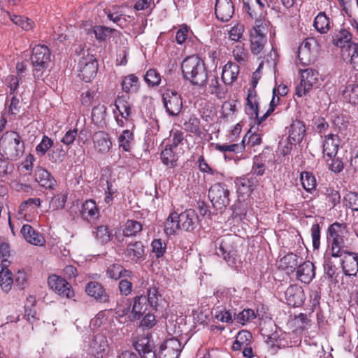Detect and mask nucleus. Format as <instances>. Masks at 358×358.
I'll return each instance as SVG.
<instances>
[{
  "label": "nucleus",
  "instance_id": "f257e3e1",
  "mask_svg": "<svg viewBox=\"0 0 358 358\" xmlns=\"http://www.w3.org/2000/svg\"><path fill=\"white\" fill-rule=\"evenodd\" d=\"M183 78L192 85L199 87H206L207 80L211 77L202 59L192 55L183 59L181 64Z\"/></svg>",
  "mask_w": 358,
  "mask_h": 358
},
{
  "label": "nucleus",
  "instance_id": "f03ea898",
  "mask_svg": "<svg viewBox=\"0 0 358 358\" xmlns=\"http://www.w3.org/2000/svg\"><path fill=\"white\" fill-rule=\"evenodd\" d=\"M24 152V143L20 135L14 131L5 132L0 138V155L9 161H16Z\"/></svg>",
  "mask_w": 358,
  "mask_h": 358
},
{
  "label": "nucleus",
  "instance_id": "7ed1b4c3",
  "mask_svg": "<svg viewBox=\"0 0 358 358\" xmlns=\"http://www.w3.org/2000/svg\"><path fill=\"white\" fill-rule=\"evenodd\" d=\"M215 253L231 267L236 266L239 262L236 237L233 235H226L218 238L215 242Z\"/></svg>",
  "mask_w": 358,
  "mask_h": 358
},
{
  "label": "nucleus",
  "instance_id": "20e7f679",
  "mask_svg": "<svg viewBox=\"0 0 358 358\" xmlns=\"http://www.w3.org/2000/svg\"><path fill=\"white\" fill-rule=\"evenodd\" d=\"M345 229V224L337 222L331 224L328 228L327 236L330 243L331 255L334 257H341L343 252L348 250L344 240Z\"/></svg>",
  "mask_w": 358,
  "mask_h": 358
},
{
  "label": "nucleus",
  "instance_id": "39448f33",
  "mask_svg": "<svg viewBox=\"0 0 358 358\" xmlns=\"http://www.w3.org/2000/svg\"><path fill=\"white\" fill-rule=\"evenodd\" d=\"M230 192L222 182L213 185L208 190V198L216 210H223L229 204Z\"/></svg>",
  "mask_w": 358,
  "mask_h": 358
},
{
  "label": "nucleus",
  "instance_id": "423d86ee",
  "mask_svg": "<svg viewBox=\"0 0 358 358\" xmlns=\"http://www.w3.org/2000/svg\"><path fill=\"white\" fill-rule=\"evenodd\" d=\"M51 52L49 48L44 45H37L32 50L31 62L34 67V71L39 74L35 76H40L42 71L47 69L50 62Z\"/></svg>",
  "mask_w": 358,
  "mask_h": 358
},
{
  "label": "nucleus",
  "instance_id": "0eeeda50",
  "mask_svg": "<svg viewBox=\"0 0 358 358\" xmlns=\"http://www.w3.org/2000/svg\"><path fill=\"white\" fill-rule=\"evenodd\" d=\"M98 63L92 55L83 56L78 62V76L86 83L91 82L96 75Z\"/></svg>",
  "mask_w": 358,
  "mask_h": 358
},
{
  "label": "nucleus",
  "instance_id": "6e6552de",
  "mask_svg": "<svg viewBox=\"0 0 358 358\" xmlns=\"http://www.w3.org/2000/svg\"><path fill=\"white\" fill-rule=\"evenodd\" d=\"M48 284L51 289L62 297L71 299L74 296V291L71 285L59 275H50L48 279Z\"/></svg>",
  "mask_w": 358,
  "mask_h": 358
},
{
  "label": "nucleus",
  "instance_id": "1a4fd4ad",
  "mask_svg": "<svg viewBox=\"0 0 358 358\" xmlns=\"http://www.w3.org/2000/svg\"><path fill=\"white\" fill-rule=\"evenodd\" d=\"M183 346L176 337L166 339L159 346V358H178Z\"/></svg>",
  "mask_w": 358,
  "mask_h": 358
},
{
  "label": "nucleus",
  "instance_id": "9d476101",
  "mask_svg": "<svg viewBox=\"0 0 358 358\" xmlns=\"http://www.w3.org/2000/svg\"><path fill=\"white\" fill-rule=\"evenodd\" d=\"M163 103L166 111L171 116L178 115L182 107V98L175 91L167 90L163 95Z\"/></svg>",
  "mask_w": 358,
  "mask_h": 358
},
{
  "label": "nucleus",
  "instance_id": "9b49d317",
  "mask_svg": "<svg viewBox=\"0 0 358 358\" xmlns=\"http://www.w3.org/2000/svg\"><path fill=\"white\" fill-rule=\"evenodd\" d=\"M123 255L127 262L135 264L143 262L145 256V247L140 241L129 243L124 250Z\"/></svg>",
  "mask_w": 358,
  "mask_h": 358
},
{
  "label": "nucleus",
  "instance_id": "f8f14e48",
  "mask_svg": "<svg viewBox=\"0 0 358 358\" xmlns=\"http://www.w3.org/2000/svg\"><path fill=\"white\" fill-rule=\"evenodd\" d=\"M331 41L334 45L341 48L343 59L348 55V49L351 45H357L351 42V34L345 29L335 32L331 37Z\"/></svg>",
  "mask_w": 358,
  "mask_h": 358
},
{
  "label": "nucleus",
  "instance_id": "ddd939ff",
  "mask_svg": "<svg viewBox=\"0 0 358 358\" xmlns=\"http://www.w3.org/2000/svg\"><path fill=\"white\" fill-rule=\"evenodd\" d=\"M342 257L341 266L345 275L356 276L358 272V254L347 250Z\"/></svg>",
  "mask_w": 358,
  "mask_h": 358
},
{
  "label": "nucleus",
  "instance_id": "4468645a",
  "mask_svg": "<svg viewBox=\"0 0 358 358\" xmlns=\"http://www.w3.org/2000/svg\"><path fill=\"white\" fill-rule=\"evenodd\" d=\"M215 13L217 20L229 21L234 14V5L231 0H216Z\"/></svg>",
  "mask_w": 358,
  "mask_h": 358
},
{
  "label": "nucleus",
  "instance_id": "2eb2a0df",
  "mask_svg": "<svg viewBox=\"0 0 358 358\" xmlns=\"http://www.w3.org/2000/svg\"><path fill=\"white\" fill-rule=\"evenodd\" d=\"M178 224H180L182 230L192 231L198 225L199 217L193 209H187L178 214Z\"/></svg>",
  "mask_w": 358,
  "mask_h": 358
},
{
  "label": "nucleus",
  "instance_id": "dca6fc26",
  "mask_svg": "<svg viewBox=\"0 0 358 358\" xmlns=\"http://www.w3.org/2000/svg\"><path fill=\"white\" fill-rule=\"evenodd\" d=\"M133 345L141 358H157L155 346L148 337L139 338Z\"/></svg>",
  "mask_w": 358,
  "mask_h": 358
},
{
  "label": "nucleus",
  "instance_id": "f3484780",
  "mask_svg": "<svg viewBox=\"0 0 358 358\" xmlns=\"http://www.w3.org/2000/svg\"><path fill=\"white\" fill-rule=\"evenodd\" d=\"M286 302L289 306L299 307L303 305L305 294L303 288L296 285H292L285 292Z\"/></svg>",
  "mask_w": 358,
  "mask_h": 358
},
{
  "label": "nucleus",
  "instance_id": "a211bd4d",
  "mask_svg": "<svg viewBox=\"0 0 358 358\" xmlns=\"http://www.w3.org/2000/svg\"><path fill=\"white\" fill-rule=\"evenodd\" d=\"M258 182L255 177L250 175L237 178L235 180L237 192L242 196H249L257 185Z\"/></svg>",
  "mask_w": 358,
  "mask_h": 358
},
{
  "label": "nucleus",
  "instance_id": "6ab92c4d",
  "mask_svg": "<svg viewBox=\"0 0 358 358\" xmlns=\"http://www.w3.org/2000/svg\"><path fill=\"white\" fill-rule=\"evenodd\" d=\"M86 293L100 303H108L110 301L108 294L101 283L90 281L85 286Z\"/></svg>",
  "mask_w": 358,
  "mask_h": 358
},
{
  "label": "nucleus",
  "instance_id": "aec40b11",
  "mask_svg": "<svg viewBox=\"0 0 358 358\" xmlns=\"http://www.w3.org/2000/svg\"><path fill=\"white\" fill-rule=\"evenodd\" d=\"M287 129L289 140L297 143H301L306 134V125L303 121L299 120L292 121Z\"/></svg>",
  "mask_w": 358,
  "mask_h": 358
},
{
  "label": "nucleus",
  "instance_id": "412c9836",
  "mask_svg": "<svg viewBox=\"0 0 358 358\" xmlns=\"http://www.w3.org/2000/svg\"><path fill=\"white\" fill-rule=\"evenodd\" d=\"M94 145L98 152L106 154L112 147V141L107 132L99 131L95 132L92 137Z\"/></svg>",
  "mask_w": 358,
  "mask_h": 358
},
{
  "label": "nucleus",
  "instance_id": "4be33fe9",
  "mask_svg": "<svg viewBox=\"0 0 358 358\" xmlns=\"http://www.w3.org/2000/svg\"><path fill=\"white\" fill-rule=\"evenodd\" d=\"M35 180L45 189H54L57 186V182L54 177L45 169L37 166L35 169Z\"/></svg>",
  "mask_w": 358,
  "mask_h": 358
},
{
  "label": "nucleus",
  "instance_id": "5701e85b",
  "mask_svg": "<svg viewBox=\"0 0 358 358\" xmlns=\"http://www.w3.org/2000/svg\"><path fill=\"white\" fill-rule=\"evenodd\" d=\"M315 267L310 261L304 262L297 267L296 277L299 280L304 283H309L315 278Z\"/></svg>",
  "mask_w": 358,
  "mask_h": 358
},
{
  "label": "nucleus",
  "instance_id": "b1692460",
  "mask_svg": "<svg viewBox=\"0 0 358 358\" xmlns=\"http://www.w3.org/2000/svg\"><path fill=\"white\" fill-rule=\"evenodd\" d=\"M339 146L338 136L333 134L325 136L323 143V154L327 156L329 159L336 157Z\"/></svg>",
  "mask_w": 358,
  "mask_h": 358
},
{
  "label": "nucleus",
  "instance_id": "393cba45",
  "mask_svg": "<svg viewBox=\"0 0 358 358\" xmlns=\"http://www.w3.org/2000/svg\"><path fill=\"white\" fill-rule=\"evenodd\" d=\"M24 238L29 243L34 245H42L45 242L43 236L37 233L29 224H24L20 230Z\"/></svg>",
  "mask_w": 358,
  "mask_h": 358
},
{
  "label": "nucleus",
  "instance_id": "a878e982",
  "mask_svg": "<svg viewBox=\"0 0 358 358\" xmlns=\"http://www.w3.org/2000/svg\"><path fill=\"white\" fill-rule=\"evenodd\" d=\"M149 304L147 302V298L145 295L136 296L133 299L132 314L134 318L139 320L145 312L148 311Z\"/></svg>",
  "mask_w": 358,
  "mask_h": 358
},
{
  "label": "nucleus",
  "instance_id": "bb28decb",
  "mask_svg": "<svg viewBox=\"0 0 358 358\" xmlns=\"http://www.w3.org/2000/svg\"><path fill=\"white\" fill-rule=\"evenodd\" d=\"M239 66L234 62H228L223 68L222 80L227 84L230 85L237 78L239 73Z\"/></svg>",
  "mask_w": 358,
  "mask_h": 358
},
{
  "label": "nucleus",
  "instance_id": "cd10ccee",
  "mask_svg": "<svg viewBox=\"0 0 358 358\" xmlns=\"http://www.w3.org/2000/svg\"><path fill=\"white\" fill-rule=\"evenodd\" d=\"M323 268L324 275L327 280L331 283H338V280L337 278L339 275V272L338 271V268L334 264L331 257H324Z\"/></svg>",
  "mask_w": 358,
  "mask_h": 358
},
{
  "label": "nucleus",
  "instance_id": "c85d7f7f",
  "mask_svg": "<svg viewBox=\"0 0 358 358\" xmlns=\"http://www.w3.org/2000/svg\"><path fill=\"white\" fill-rule=\"evenodd\" d=\"M129 96H118L115 102V108L119 111L122 118L127 120L131 113V104L129 102Z\"/></svg>",
  "mask_w": 358,
  "mask_h": 358
},
{
  "label": "nucleus",
  "instance_id": "c756f323",
  "mask_svg": "<svg viewBox=\"0 0 358 358\" xmlns=\"http://www.w3.org/2000/svg\"><path fill=\"white\" fill-rule=\"evenodd\" d=\"M313 26L320 34H327L331 29L330 19L324 12H320L315 17Z\"/></svg>",
  "mask_w": 358,
  "mask_h": 358
},
{
  "label": "nucleus",
  "instance_id": "7c9ffc66",
  "mask_svg": "<svg viewBox=\"0 0 358 358\" xmlns=\"http://www.w3.org/2000/svg\"><path fill=\"white\" fill-rule=\"evenodd\" d=\"M106 107L100 105L94 107L92 110V121L96 125L103 127L106 124Z\"/></svg>",
  "mask_w": 358,
  "mask_h": 358
},
{
  "label": "nucleus",
  "instance_id": "2f4dec72",
  "mask_svg": "<svg viewBox=\"0 0 358 358\" xmlns=\"http://www.w3.org/2000/svg\"><path fill=\"white\" fill-rule=\"evenodd\" d=\"M99 215V210L96 203L92 200H87L82 206L81 216L84 219H95Z\"/></svg>",
  "mask_w": 358,
  "mask_h": 358
},
{
  "label": "nucleus",
  "instance_id": "473e14b6",
  "mask_svg": "<svg viewBox=\"0 0 358 358\" xmlns=\"http://www.w3.org/2000/svg\"><path fill=\"white\" fill-rule=\"evenodd\" d=\"M251 339L252 334L250 331L247 330L240 331L232 345V350L234 351H238L241 350L243 347L249 346Z\"/></svg>",
  "mask_w": 358,
  "mask_h": 358
},
{
  "label": "nucleus",
  "instance_id": "72a5a7b5",
  "mask_svg": "<svg viewBox=\"0 0 358 358\" xmlns=\"http://www.w3.org/2000/svg\"><path fill=\"white\" fill-rule=\"evenodd\" d=\"M122 90L126 93L136 92L140 87L139 80L134 74L125 76L121 83Z\"/></svg>",
  "mask_w": 358,
  "mask_h": 358
},
{
  "label": "nucleus",
  "instance_id": "f704fd0d",
  "mask_svg": "<svg viewBox=\"0 0 358 358\" xmlns=\"http://www.w3.org/2000/svg\"><path fill=\"white\" fill-rule=\"evenodd\" d=\"M93 234L96 241L101 245H105L110 242L113 236L108 226L106 225L98 226L96 227L95 231H93Z\"/></svg>",
  "mask_w": 358,
  "mask_h": 358
},
{
  "label": "nucleus",
  "instance_id": "c9c22d12",
  "mask_svg": "<svg viewBox=\"0 0 358 358\" xmlns=\"http://www.w3.org/2000/svg\"><path fill=\"white\" fill-rule=\"evenodd\" d=\"M146 293L147 295L145 296L147 298V302L150 306V308L152 309V310L157 311V306L159 305V300L162 297L158 288L154 285L149 287L147 289Z\"/></svg>",
  "mask_w": 358,
  "mask_h": 358
},
{
  "label": "nucleus",
  "instance_id": "e433bc0d",
  "mask_svg": "<svg viewBox=\"0 0 358 358\" xmlns=\"http://www.w3.org/2000/svg\"><path fill=\"white\" fill-rule=\"evenodd\" d=\"M173 149L172 145H166L161 152V159L163 164L171 168L176 166L178 160V157Z\"/></svg>",
  "mask_w": 358,
  "mask_h": 358
},
{
  "label": "nucleus",
  "instance_id": "4c0bfd02",
  "mask_svg": "<svg viewBox=\"0 0 358 358\" xmlns=\"http://www.w3.org/2000/svg\"><path fill=\"white\" fill-rule=\"evenodd\" d=\"M142 229L143 226L141 222L134 220H128L123 229V236L124 237L136 236Z\"/></svg>",
  "mask_w": 358,
  "mask_h": 358
},
{
  "label": "nucleus",
  "instance_id": "58836bf2",
  "mask_svg": "<svg viewBox=\"0 0 358 358\" xmlns=\"http://www.w3.org/2000/svg\"><path fill=\"white\" fill-rule=\"evenodd\" d=\"M300 180L303 187L308 192H312L313 190L315 189L317 180L312 173L308 171H303L301 173Z\"/></svg>",
  "mask_w": 358,
  "mask_h": 358
},
{
  "label": "nucleus",
  "instance_id": "ea45409f",
  "mask_svg": "<svg viewBox=\"0 0 358 358\" xmlns=\"http://www.w3.org/2000/svg\"><path fill=\"white\" fill-rule=\"evenodd\" d=\"M344 100L352 105L358 104V85H349L343 91Z\"/></svg>",
  "mask_w": 358,
  "mask_h": 358
},
{
  "label": "nucleus",
  "instance_id": "a19ab883",
  "mask_svg": "<svg viewBox=\"0 0 358 358\" xmlns=\"http://www.w3.org/2000/svg\"><path fill=\"white\" fill-rule=\"evenodd\" d=\"M301 80L307 83L308 87L313 88V85L316 83L318 79L319 73L317 71L308 68L300 71Z\"/></svg>",
  "mask_w": 358,
  "mask_h": 358
},
{
  "label": "nucleus",
  "instance_id": "79ce46f5",
  "mask_svg": "<svg viewBox=\"0 0 358 358\" xmlns=\"http://www.w3.org/2000/svg\"><path fill=\"white\" fill-rule=\"evenodd\" d=\"M266 42V37L265 35H250V48L252 52L255 55L259 54L263 50Z\"/></svg>",
  "mask_w": 358,
  "mask_h": 358
},
{
  "label": "nucleus",
  "instance_id": "37998d69",
  "mask_svg": "<svg viewBox=\"0 0 358 358\" xmlns=\"http://www.w3.org/2000/svg\"><path fill=\"white\" fill-rule=\"evenodd\" d=\"M310 43L306 40L298 48V58L303 65L308 64L310 62Z\"/></svg>",
  "mask_w": 358,
  "mask_h": 358
},
{
  "label": "nucleus",
  "instance_id": "c03bdc74",
  "mask_svg": "<svg viewBox=\"0 0 358 358\" xmlns=\"http://www.w3.org/2000/svg\"><path fill=\"white\" fill-rule=\"evenodd\" d=\"M134 141V134L129 129L124 130L118 137L119 147L123 150L129 152Z\"/></svg>",
  "mask_w": 358,
  "mask_h": 358
},
{
  "label": "nucleus",
  "instance_id": "a18cd8bd",
  "mask_svg": "<svg viewBox=\"0 0 358 358\" xmlns=\"http://www.w3.org/2000/svg\"><path fill=\"white\" fill-rule=\"evenodd\" d=\"M178 214L176 212L172 213L168 217L164 226V231L167 235H172L178 229H181L180 224H178Z\"/></svg>",
  "mask_w": 358,
  "mask_h": 358
},
{
  "label": "nucleus",
  "instance_id": "49530a36",
  "mask_svg": "<svg viewBox=\"0 0 358 358\" xmlns=\"http://www.w3.org/2000/svg\"><path fill=\"white\" fill-rule=\"evenodd\" d=\"M234 310L226 308L215 309L213 311V317L222 322L232 323L234 319Z\"/></svg>",
  "mask_w": 358,
  "mask_h": 358
},
{
  "label": "nucleus",
  "instance_id": "de8ad7c7",
  "mask_svg": "<svg viewBox=\"0 0 358 358\" xmlns=\"http://www.w3.org/2000/svg\"><path fill=\"white\" fill-rule=\"evenodd\" d=\"M209 88L210 93L216 94L218 99H221L225 97L227 89L220 85L217 76H213V78H210Z\"/></svg>",
  "mask_w": 358,
  "mask_h": 358
},
{
  "label": "nucleus",
  "instance_id": "09e8293b",
  "mask_svg": "<svg viewBox=\"0 0 358 358\" xmlns=\"http://www.w3.org/2000/svg\"><path fill=\"white\" fill-rule=\"evenodd\" d=\"M255 317L256 315L255 313V311L250 308L244 309L238 314L235 312L234 313V320H236L237 322L243 325L245 324L248 322H250Z\"/></svg>",
  "mask_w": 358,
  "mask_h": 358
},
{
  "label": "nucleus",
  "instance_id": "8fccbe9b",
  "mask_svg": "<svg viewBox=\"0 0 358 358\" xmlns=\"http://www.w3.org/2000/svg\"><path fill=\"white\" fill-rule=\"evenodd\" d=\"M216 150L222 152H232L234 154L241 153L245 150L243 144L234 143L231 145L217 143L215 146Z\"/></svg>",
  "mask_w": 358,
  "mask_h": 358
},
{
  "label": "nucleus",
  "instance_id": "3c124183",
  "mask_svg": "<svg viewBox=\"0 0 358 358\" xmlns=\"http://www.w3.org/2000/svg\"><path fill=\"white\" fill-rule=\"evenodd\" d=\"M343 204L352 211H358V193L349 192L343 198Z\"/></svg>",
  "mask_w": 358,
  "mask_h": 358
},
{
  "label": "nucleus",
  "instance_id": "603ef678",
  "mask_svg": "<svg viewBox=\"0 0 358 358\" xmlns=\"http://www.w3.org/2000/svg\"><path fill=\"white\" fill-rule=\"evenodd\" d=\"M184 126L187 131L196 136H200L201 133L200 129V120L196 116L192 115L188 121L184 123Z\"/></svg>",
  "mask_w": 358,
  "mask_h": 358
},
{
  "label": "nucleus",
  "instance_id": "864d4df0",
  "mask_svg": "<svg viewBox=\"0 0 358 358\" xmlns=\"http://www.w3.org/2000/svg\"><path fill=\"white\" fill-rule=\"evenodd\" d=\"M114 31V29L105 26L96 25L93 27V32L99 41H105Z\"/></svg>",
  "mask_w": 358,
  "mask_h": 358
},
{
  "label": "nucleus",
  "instance_id": "5fc2aeb1",
  "mask_svg": "<svg viewBox=\"0 0 358 358\" xmlns=\"http://www.w3.org/2000/svg\"><path fill=\"white\" fill-rule=\"evenodd\" d=\"M13 283L14 280L12 277V273L10 271V270H7L5 274L4 273L1 274L0 287L4 292L8 293L9 291H10Z\"/></svg>",
  "mask_w": 358,
  "mask_h": 358
},
{
  "label": "nucleus",
  "instance_id": "6e6d98bb",
  "mask_svg": "<svg viewBox=\"0 0 358 358\" xmlns=\"http://www.w3.org/2000/svg\"><path fill=\"white\" fill-rule=\"evenodd\" d=\"M154 311L150 308L148 312L143 315V317L140 322V327L143 329H150L157 324L156 317L154 315Z\"/></svg>",
  "mask_w": 358,
  "mask_h": 358
},
{
  "label": "nucleus",
  "instance_id": "4d7b16f0",
  "mask_svg": "<svg viewBox=\"0 0 358 358\" xmlns=\"http://www.w3.org/2000/svg\"><path fill=\"white\" fill-rule=\"evenodd\" d=\"M144 80L150 87L158 86L161 82V76L155 69H150L144 76Z\"/></svg>",
  "mask_w": 358,
  "mask_h": 358
},
{
  "label": "nucleus",
  "instance_id": "13d9d810",
  "mask_svg": "<svg viewBox=\"0 0 358 358\" xmlns=\"http://www.w3.org/2000/svg\"><path fill=\"white\" fill-rule=\"evenodd\" d=\"M67 196L65 194H58L55 195L49 203V208L52 210L62 209L64 207L66 202Z\"/></svg>",
  "mask_w": 358,
  "mask_h": 358
},
{
  "label": "nucleus",
  "instance_id": "bf43d9fd",
  "mask_svg": "<svg viewBox=\"0 0 358 358\" xmlns=\"http://www.w3.org/2000/svg\"><path fill=\"white\" fill-rule=\"evenodd\" d=\"M348 50H349L348 55L345 56V57L343 58V59H350L353 68L358 71V44L351 45V47Z\"/></svg>",
  "mask_w": 358,
  "mask_h": 358
},
{
  "label": "nucleus",
  "instance_id": "052dcab7",
  "mask_svg": "<svg viewBox=\"0 0 358 358\" xmlns=\"http://www.w3.org/2000/svg\"><path fill=\"white\" fill-rule=\"evenodd\" d=\"M246 111L251 117H254L257 122L259 124L262 122H260L261 117L259 116V102L258 101H247Z\"/></svg>",
  "mask_w": 358,
  "mask_h": 358
},
{
  "label": "nucleus",
  "instance_id": "680f3d73",
  "mask_svg": "<svg viewBox=\"0 0 358 358\" xmlns=\"http://www.w3.org/2000/svg\"><path fill=\"white\" fill-rule=\"evenodd\" d=\"M53 145V141L47 136H44L41 142L36 146V151L40 156L44 155Z\"/></svg>",
  "mask_w": 358,
  "mask_h": 358
},
{
  "label": "nucleus",
  "instance_id": "e2e57ef3",
  "mask_svg": "<svg viewBox=\"0 0 358 358\" xmlns=\"http://www.w3.org/2000/svg\"><path fill=\"white\" fill-rule=\"evenodd\" d=\"M152 252L155 254L157 258L162 257L166 249V244L161 239H154L152 242Z\"/></svg>",
  "mask_w": 358,
  "mask_h": 358
},
{
  "label": "nucleus",
  "instance_id": "0e129e2a",
  "mask_svg": "<svg viewBox=\"0 0 358 358\" xmlns=\"http://www.w3.org/2000/svg\"><path fill=\"white\" fill-rule=\"evenodd\" d=\"M327 196L328 202L331 203L332 207L336 206L341 201V195L339 192L332 188H326L324 193Z\"/></svg>",
  "mask_w": 358,
  "mask_h": 358
},
{
  "label": "nucleus",
  "instance_id": "69168bd1",
  "mask_svg": "<svg viewBox=\"0 0 358 358\" xmlns=\"http://www.w3.org/2000/svg\"><path fill=\"white\" fill-rule=\"evenodd\" d=\"M292 140H289L287 137L285 141H281L279 143V150L281 155L286 156L289 155L293 149V147L296 144Z\"/></svg>",
  "mask_w": 358,
  "mask_h": 358
},
{
  "label": "nucleus",
  "instance_id": "338daca9",
  "mask_svg": "<svg viewBox=\"0 0 358 358\" xmlns=\"http://www.w3.org/2000/svg\"><path fill=\"white\" fill-rule=\"evenodd\" d=\"M311 237L314 250H317L320 245V227L318 223L313 224L311 227Z\"/></svg>",
  "mask_w": 358,
  "mask_h": 358
},
{
  "label": "nucleus",
  "instance_id": "774afa93",
  "mask_svg": "<svg viewBox=\"0 0 358 358\" xmlns=\"http://www.w3.org/2000/svg\"><path fill=\"white\" fill-rule=\"evenodd\" d=\"M122 265L118 264H110L106 270V275L113 280H118L120 278V270Z\"/></svg>",
  "mask_w": 358,
  "mask_h": 358
}]
</instances>
